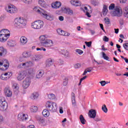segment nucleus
Wrapping results in <instances>:
<instances>
[{
    "label": "nucleus",
    "instance_id": "28",
    "mask_svg": "<svg viewBox=\"0 0 128 128\" xmlns=\"http://www.w3.org/2000/svg\"><path fill=\"white\" fill-rule=\"evenodd\" d=\"M22 56L24 58H28L32 56V53L28 52H24Z\"/></svg>",
    "mask_w": 128,
    "mask_h": 128
},
{
    "label": "nucleus",
    "instance_id": "9",
    "mask_svg": "<svg viewBox=\"0 0 128 128\" xmlns=\"http://www.w3.org/2000/svg\"><path fill=\"white\" fill-rule=\"evenodd\" d=\"M28 76V72L26 70H22L18 72V76H17V80L19 82Z\"/></svg>",
    "mask_w": 128,
    "mask_h": 128
},
{
    "label": "nucleus",
    "instance_id": "25",
    "mask_svg": "<svg viewBox=\"0 0 128 128\" xmlns=\"http://www.w3.org/2000/svg\"><path fill=\"white\" fill-rule=\"evenodd\" d=\"M40 94H38V92H34L32 94H31V96H30V100H34L38 98Z\"/></svg>",
    "mask_w": 128,
    "mask_h": 128
},
{
    "label": "nucleus",
    "instance_id": "53",
    "mask_svg": "<svg viewBox=\"0 0 128 128\" xmlns=\"http://www.w3.org/2000/svg\"><path fill=\"white\" fill-rule=\"evenodd\" d=\"M88 78L87 76H84L83 78L80 79V82L78 84L79 86H80V84H82V82L84 80H86V78Z\"/></svg>",
    "mask_w": 128,
    "mask_h": 128
},
{
    "label": "nucleus",
    "instance_id": "4",
    "mask_svg": "<svg viewBox=\"0 0 128 128\" xmlns=\"http://www.w3.org/2000/svg\"><path fill=\"white\" fill-rule=\"evenodd\" d=\"M46 107L50 112H56L58 110V104L54 102L48 101L46 102Z\"/></svg>",
    "mask_w": 128,
    "mask_h": 128
},
{
    "label": "nucleus",
    "instance_id": "59",
    "mask_svg": "<svg viewBox=\"0 0 128 128\" xmlns=\"http://www.w3.org/2000/svg\"><path fill=\"white\" fill-rule=\"evenodd\" d=\"M94 120H96V122H102V119L100 118L96 117L95 118Z\"/></svg>",
    "mask_w": 128,
    "mask_h": 128
},
{
    "label": "nucleus",
    "instance_id": "34",
    "mask_svg": "<svg viewBox=\"0 0 128 128\" xmlns=\"http://www.w3.org/2000/svg\"><path fill=\"white\" fill-rule=\"evenodd\" d=\"M42 114L45 118H48L50 116V111L48 109L44 110Z\"/></svg>",
    "mask_w": 128,
    "mask_h": 128
},
{
    "label": "nucleus",
    "instance_id": "10",
    "mask_svg": "<svg viewBox=\"0 0 128 128\" xmlns=\"http://www.w3.org/2000/svg\"><path fill=\"white\" fill-rule=\"evenodd\" d=\"M31 82L32 80H30V78H26L22 82V86L23 88H28L30 86Z\"/></svg>",
    "mask_w": 128,
    "mask_h": 128
},
{
    "label": "nucleus",
    "instance_id": "41",
    "mask_svg": "<svg viewBox=\"0 0 128 128\" xmlns=\"http://www.w3.org/2000/svg\"><path fill=\"white\" fill-rule=\"evenodd\" d=\"M66 10L67 12V14H68L69 16H74V11L68 8L66 9Z\"/></svg>",
    "mask_w": 128,
    "mask_h": 128
},
{
    "label": "nucleus",
    "instance_id": "29",
    "mask_svg": "<svg viewBox=\"0 0 128 128\" xmlns=\"http://www.w3.org/2000/svg\"><path fill=\"white\" fill-rule=\"evenodd\" d=\"M36 21L37 22L38 30L42 28H44V22L40 20H37Z\"/></svg>",
    "mask_w": 128,
    "mask_h": 128
},
{
    "label": "nucleus",
    "instance_id": "50",
    "mask_svg": "<svg viewBox=\"0 0 128 128\" xmlns=\"http://www.w3.org/2000/svg\"><path fill=\"white\" fill-rule=\"evenodd\" d=\"M104 22L106 24H110V20L108 18H104Z\"/></svg>",
    "mask_w": 128,
    "mask_h": 128
},
{
    "label": "nucleus",
    "instance_id": "12",
    "mask_svg": "<svg viewBox=\"0 0 128 128\" xmlns=\"http://www.w3.org/2000/svg\"><path fill=\"white\" fill-rule=\"evenodd\" d=\"M41 16H43L44 18H46L48 20H54V16L51 14H48V12L46 11H42L41 13Z\"/></svg>",
    "mask_w": 128,
    "mask_h": 128
},
{
    "label": "nucleus",
    "instance_id": "47",
    "mask_svg": "<svg viewBox=\"0 0 128 128\" xmlns=\"http://www.w3.org/2000/svg\"><path fill=\"white\" fill-rule=\"evenodd\" d=\"M75 52H76V54H80V56H82V54H84V51L80 49H76Z\"/></svg>",
    "mask_w": 128,
    "mask_h": 128
},
{
    "label": "nucleus",
    "instance_id": "26",
    "mask_svg": "<svg viewBox=\"0 0 128 128\" xmlns=\"http://www.w3.org/2000/svg\"><path fill=\"white\" fill-rule=\"evenodd\" d=\"M38 4L39 6L45 8L48 6V4L46 3V1H44V0H38Z\"/></svg>",
    "mask_w": 128,
    "mask_h": 128
},
{
    "label": "nucleus",
    "instance_id": "36",
    "mask_svg": "<svg viewBox=\"0 0 128 128\" xmlns=\"http://www.w3.org/2000/svg\"><path fill=\"white\" fill-rule=\"evenodd\" d=\"M108 6L106 5H104L103 9H102V14L104 16H106V14H108Z\"/></svg>",
    "mask_w": 128,
    "mask_h": 128
},
{
    "label": "nucleus",
    "instance_id": "57",
    "mask_svg": "<svg viewBox=\"0 0 128 128\" xmlns=\"http://www.w3.org/2000/svg\"><path fill=\"white\" fill-rule=\"evenodd\" d=\"M104 42H108V38H107L106 36H104L103 38Z\"/></svg>",
    "mask_w": 128,
    "mask_h": 128
},
{
    "label": "nucleus",
    "instance_id": "42",
    "mask_svg": "<svg viewBox=\"0 0 128 128\" xmlns=\"http://www.w3.org/2000/svg\"><path fill=\"white\" fill-rule=\"evenodd\" d=\"M68 84V78H65L63 80L62 84L64 86H66Z\"/></svg>",
    "mask_w": 128,
    "mask_h": 128
},
{
    "label": "nucleus",
    "instance_id": "38",
    "mask_svg": "<svg viewBox=\"0 0 128 128\" xmlns=\"http://www.w3.org/2000/svg\"><path fill=\"white\" fill-rule=\"evenodd\" d=\"M20 2L26 4H30L32 2V0H20Z\"/></svg>",
    "mask_w": 128,
    "mask_h": 128
},
{
    "label": "nucleus",
    "instance_id": "30",
    "mask_svg": "<svg viewBox=\"0 0 128 128\" xmlns=\"http://www.w3.org/2000/svg\"><path fill=\"white\" fill-rule=\"evenodd\" d=\"M6 50L4 48V47H0V56H6Z\"/></svg>",
    "mask_w": 128,
    "mask_h": 128
},
{
    "label": "nucleus",
    "instance_id": "3",
    "mask_svg": "<svg viewBox=\"0 0 128 128\" xmlns=\"http://www.w3.org/2000/svg\"><path fill=\"white\" fill-rule=\"evenodd\" d=\"M10 36V32L8 29H2L0 30V42H6Z\"/></svg>",
    "mask_w": 128,
    "mask_h": 128
},
{
    "label": "nucleus",
    "instance_id": "52",
    "mask_svg": "<svg viewBox=\"0 0 128 128\" xmlns=\"http://www.w3.org/2000/svg\"><path fill=\"white\" fill-rule=\"evenodd\" d=\"M36 50H43L44 52H46V48L42 47L40 48H36Z\"/></svg>",
    "mask_w": 128,
    "mask_h": 128
},
{
    "label": "nucleus",
    "instance_id": "16",
    "mask_svg": "<svg viewBox=\"0 0 128 128\" xmlns=\"http://www.w3.org/2000/svg\"><path fill=\"white\" fill-rule=\"evenodd\" d=\"M28 114H24V113H20L18 114V120L20 121L26 120H28Z\"/></svg>",
    "mask_w": 128,
    "mask_h": 128
},
{
    "label": "nucleus",
    "instance_id": "48",
    "mask_svg": "<svg viewBox=\"0 0 128 128\" xmlns=\"http://www.w3.org/2000/svg\"><path fill=\"white\" fill-rule=\"evenodd\" d=\"M92 72L91 68H88L84 71V72L83 73L82 76H86V74L88 72Z\"/></svg>",
    "mask_w": 128,
    "mask_h": 128
},
{
    "label": "nucleus",
    "instance_id": "20",
    "mask_svg": "<svg viewBox=\"0 0 128 128\" xmlns=\"http://www.w3.org/2000/svg\"><path fill=\"white\" fill-rule=\"evenodd\" d=\"M88 114L91 118H94L96 116V111L94 109H92L90 110Z\"/></svg>",
    "mask_w": 128,
    "mask_h": 128
},
{
    "label": "nucleus",
    "instance_id": "33",
    "mask_svg": "<svg viewBox=\"0 0 128 128\" xmlns=\"http://www.w3.org/2000/svg\"><path fill=\"white\" fill-rule=\"evenodd\" d=\"M44 70H38L36 75V78H42V76H44Z\"/></svg>",
    "mask_w": 128,
    "mask_h": 128
},
{
    "label": "nucleus",
    "instance_id": "24",
    "mask_svg": "<svg viewBox=\"0 0 128 128\" xmlns=\"http://www.w3.org/2000/svg\"><path fill=\"white\" fill-rule=\"evenodd\" d=\"M33 10L34 12H38V14H40V16H42V12H44V10H42L38 6H36L34 7L33 8Z\"/></svg>",
    "mask_w": 128,
    "mask_h": 128
},
{
    "label": "nucleus",
    "instance_id": "1",
    "mask_svg": "<svg viewBox=\"0 0 128 128\" xmlns=\"http://www.w3.org/2000/svg\"><path fill=\"white\" fill-rule=\"evenodd\" d=\"M42 58V55L34 54L31 58L32 61L28 60L24 63H22L18 65V68H26L34 66V62H40Z\"/></svg>",
    "mask_w": 128,
    "mask_h": 128
},
{
    "label": "nucleus",
    "instance_id": "37",
    "mask_svg": "<svg viewBox=\"0 0 128 128\" xmlns=\"http://www.w3.org/2000/svg\"><path fill=\"white\" fill-rule=\"evenodd\" d=\"M38 108L36 106H33L30 108V110L32 112H38Z\"/></svg>",
    "mask_w": 128,
    "mask_h": 128
},
{
    "label": "nucleus",
    "instance_id": "21",
    "mask_svg": "<svg viewBox=\"0 0 128 128\" xmlns=\"http://www.w3.org/2000/svg\"><path fill=\"white\" fill-rule=\"evenodd\" d=\"M70 3L74 6H80L82 5V2L78 0H70Z\"/></svg>",
    "mask_w": 128,
    "mask_h": 128
},
{
    "label": "nucleus",
    "instance_id": "2",
    "mask_svg": "<svg viewBox=\"0 0 128 128\" xmlns=\"http://www.w3.org/2000/svg\"><path fill=\"white\" fill-rule=\"evenodd\" d=\"M14 26L18 28H26V19L24 17H18L14 19Z\"/></svg>",
    "mask_w": 128,
    "mask_h": 128
},
{
    "label": "nucleus",
    "instance_id": "43",
    "mask_svg": "<svg viewBox=\"0 0 128 128\" xmlns=\"http://www.w3.org/2000/svg\"><path fill=\"white\" fill-rule=\"evenodd\" d=\"M25 72H26L28 76H30V74H34V70L32 68L28 69L25 70Z\"/></svg>",
    "mask_w": 128,
    "mask_h": 128
},
{
    "label": "nucleus",
    "instance_id": "62",
    "mask_svg": "<svg viewBox=\"0 0 128 128\" xmlns=\"http://www.w3.org/2000/svg\"><path fill=\"white\" fill-rule=\"evenodd\" d=\"M100 26L102 30H103V32H104V25L102 24H100Z\"/></svg>",
    "mask_w": 128,
    "mask_h": 128
},
{
    "label": "nucleus",
    "instance_id": "23",
    "mask_svg": "<svg viewBox=\"0 0 128 128\" xmlns=\"http://www.w3.org/2000/svg\"><path fill=\"white\" fill-rule=\"evenodd\" d=\"M7 44L10 48H14L16 46V41L14 40H9L7 42Z\"/></svg>",
    "mask_w": 128,
    "mask_h": 128
},
{
    "label": "nucleus",
    "instance_id": "35",
    "mask_svg": "<svg viewBox=\"0 0 128 128\" xmlns=\"http://www.w3.org/2000/svg\"><path fill=\"white\" fill-rule=\"evenodd\" d=\"M31 28L34 30H38V23L36 21L33 22L31 24Z\"/></svg>",
    "mask_w": 128,
    "mask_h": 128
},
{
    "label": "nucleus",
    "instance_id": "7",
    "mask_svg": "<svg viewBox=\"0 0 128 128\" xmlns=\"http://www.w3.org/2000/svg\"><path fill=\"white\" fill-rule=\"evenodd\" d=\"M8 109V102L4 97L0 98V110H6Z\"/></svg>",
    "mask_w": 128,
    "mask_h": 128
},
{
    "label": "nucleus",
    "instance_id": "40",
    "mask_svg": "<svg viewBox=\"0 0 128 128\" xmlns=\"http://www.w3.org/2000/svg\"><path fill=\"white\" fill-rule=\"evenodd\" d=\"M80 122H81V124H85L86 120H84V116L82 115H80Z\"/></svg>",
    "mask_w": 128,
    "mask_h": 128
},
{
    "label": "nucleus",
    "instance_id": "32",
    "mask_svg": "<svg viewBox=\"0 0 128 128\" xmlns=\"http://www.w3.org/2000/svg\"><path fill=\"white\" fill-rule=\"evenodd\" d=\"M12 88L14 92H18L20 88V86H18V84L13 82H12Z\"/></svg>",
    "mask_w": 128,
    "mask_h": 128
},
{
    "label": "nucleus",
    "instance_id": "13",
    "mask_svg": "<svg viewBox=\"0 0 128 128\" xmlns=\"http://www.w3.org/2000/svg\"><path fill=\"white\" fill-rule=\"evenodd\" d=\"M42 46L44 48H52L54 46V41L52 40L47 39L44 42H43Z\"/></svg>",
    "mask_w": 128,
    "mask_h": 128
},
{
    "label": "nucleus",
    "instance_id": "15",
    "mask_svg": "<svg viewBox=\"0 0 128 128\" xmlns=\"http://www.w3.org/2000/svg\"><path fill=\"white\" fill-rule=\"evenodd\" d=\"M51 6L52 8H54V10H58L62 6V2L59 1L53 2L51 4Z\"/></svg>",
    "mask_w": 128,
    "mask_h": 128
},
{
    "label": "nucleus",
    "instance_id": "49",
    "mask_svg": "<svg viewBox=\"0 0 128 128\" xmlns=\"http://www.w3.org/2000/svg\"><path fill=\"white\" fill-rule=\"evenodd\" d=\"M102 110H103V112L106 114L108 112V108H106V104H104L102 106Z\"/></svg>",
    "mask_w": 128,
    "mask_h": 128
},
{
    "label": "nucleus",
    "instance_id": "31",
    "mask_svg": "<svg viewBox=\"0 0 128 128\" xmlns=\"http://www.w3.org/2000/svg\"><path fill=\"white\" fill-rule=\"evenodd\" d=\"M62 54H64L66 58H70V53H68V51L67 50H62Z\"/></svg>",
    "mask_w": 128,
    "mask_h": 128
},
{
    "label": "nucleus",
    "instance_id": "51",
    "mask_svg": "<svg viewBox=\"0 0 128 128\" xmlns=\"http://www.w3.org/2000/svg\"><path fill=\"white\" fill-rule=\"evenodd\" d=\"M114 4H110V6H109L108 9L109 10H114Z\"/></svg>",
    "mask_w": 128,
    "mask_h": 128
},
{
    "label": "nucleus",
    "instance_id": "58",
    "mask_svg": "<svg viewBox=\"0 0 128 128\" xmlns=\"http://www.w3.org/2000/svg\"><path fill=\"white\" fill-rule=\"evenodd\" d=\"M85 44L88 48L92 46V42H85Z\"/></svg>",
    "mask_w": 128,
    "mask_h": 128
},
{
    "label": "nucleus",
    "instance_id": "14",
    "mask_svg": "<svg viewBox=\"0 0 128 128\" xmlns=\"http://www.w3.org/2000/svg\"><path fill=\"white\" fill-rule=\"evenodd\" d=\"M81 8H82L84 12H86V15L88 18H90L91 16L90 14H92V10H90V7L89 6H84Z\"/></svg>",
    "mask_w": 128,
    "mask_h": 128
},
{
    "label": "nucleus",
    "instance_id": "22",
    "mask_svg": "<svg viewBox=\"0 0 128 128\" xmlns=\"http://www.w3.org/2000/svg\"><path fill=\"white\" fill-rule=\"evenodd\" d=\"M56 32L58 34H60V36H70V33L66 32L61 29H58Z\"/></svg>",
    "mask_w": 128,
    "mask_h": 128
},
{
    "label": "nucleus",
    "instance_id": "54",
    "mask_svg": "<svg viewBox=\"0 0 128 128\" xmlns=\"http://www.w3.org/2000/svg\"><path fill=\"white\" fill-rule=\"evenodd\" d=\"M123 46L126 50H128V43L123 44Z\"/></svg>",
    "mask_w": 128,
    "mask_h": 128
},
{
    "label": "nucleus",
    "instance_id": "19",
    "mask_svg": "<svg viewBox=\"0 0 128 128\" xmlns=\"http://www.w3.org/2000/svg\"><path fill=\"white\" fill-rule=\"evenodd\" d=\"M20 46H26L28 44V38L24 36H22L20 38Z\"/></svg>",
    "mask_w": 128,
    "mask_h": 128
},
{
    "label": "nucleus",
    "instance_id": "44",
    "mask_svg": "<svg viewBox=\"0 0 128 128\" xmlns=\"http://www.w3.org/2000/svg\"><path fill=\"white\" fill-rule=\"evenodd\" d=\"M37 120L39 122L40 124H44V120L42 117L38 116L37 118Z\"/></svg>",
    "mask_w": 128,
    "mask_h": 128
},
{
    "label": "nucleus",
    "instance_id": "45",
    "mask_svg": "<svg viewBox=\"0 0 128 128\" xmlns=\"http://www.w3.org/2000/svg\"><path fill=\"white\" fill-rule=\"evenodd\" d=\"M102 58H104V60H110L108 56H106V54H104V52H102Z\"/></svg>",
    "mask_w": 128,
    "mask_h": 128
},
{
    "label": "nucleus",
    "instance_id": "39",
    "mask_svg": "<svg viewBox=\"0 0 128 128\" xmlns=\"http://www.w3.org/2000/svg\"><path fill=\"white\" fill-rule=\"evenodd\" d=\"M72 104L73 106H76V96H74V93H72Z\"/></svg>",
    "mask_w": 128,
    "mask_h": 128
},
{
    "label": "nucleus",
    "instance_id": "18",
    "mask_svg": "<svg viewBox=\"0 0 128 128\" xmlns=\"http://www.w3.org/2000/svg\"><path fill=\"white\" fill-rule=\"evenodd\" d=\"M4 92L6 96H8V98H10L12 96V92L8 88H5Z\"/></svg>",
    "mask_w": 128,
    "mask_h": 128
},
{
    "label": "nucleus",
    "instance_id": "61",
    "mask_svg": "<svg viewBox=\"0 0 128 128\" xmlns=\"http://www.w3.org/2000/svg\"><path fill=\"white\" fill-rule=\"evenodd\" d=\"M120 4H126V2H128V0H119Z\"/></svg>",
    "mask_w": 128,
    "mask_h": 128
},
{
    "label": "nucleus",
    "instance_id": "11",
    "mask_svg": "<svg viewBox=\"0 0 128 128\" xmlns=\"http://www.w3.org/2000/svg\"><path fill=\"white\" fill-rule=\"evenodd\" d=\"M12 76V72H8L5 74H1L0 78L2 80H8L9 78H10V76Z\"/></svg>",
    "mask_w": 128,
    "mask_h": 128
},
{
    "label": "nucleus",
    "instance_id": "56",
    "mask_svg": "<svg viewBox=\"0 0 128 128\" xmlns=\"http://www.w3.org/2000/svg\"><path fill=\"white\" fill-rule=\"evenodd\" d=\"M75 68H80V64H76L74 65Z\"/></svg>",
    "mask_w": 128,
    "mask_h": 128
},
{
    "label": "nucleus",
    "instance_id": "55",
    "mask_svg": "<svg viewBox=\"0 0 128 128\" xmlns=\"http://www.w3.org/2000/svg\"><path fill=\"white\" fill-rule=\"evenodd\" d=\"M100 84L102 86H106V81L104 80L101 81L100 82Z\"/></svg>",
    "mask_w": 128,
    "mask_h": 128
},
{
    "label": "nucleus",
    "instance_id": "6",
    "mask_svg": "<svg viewBox=\"0 0 128 128\" xmlns=\"http://www.w3.org/2000/svg\"><path fill=\"white\" fill-rule=\"evenodd\" d=\"M10 66V64L7 60L4 59L0 62V70H6Z\"/></svg>",
    "mask_w": 128,
    "mask_h": 128
},
{
    "label": "nucleus",
    "instance_id": "46",
    "mask_svg": "<svg viewBox=\"0 0 128 128\" xmlns=\"http://www.w3.org/2000/svg\"><path fill=\"white\" fill-rule=\"evenodd\" d=\"M48 98H50V100H55L56 95L54 94H50L48 95Z\"/></svg>",
    "mask_w": 128,
    "mask_h": 128
},
{
    "label": "nucleus",
    "instance_id": "8",
    "mask_svg": "<svg viewBox=\"0 0 128 128\" xmlns=\"http://www.w3.org/2000/svg\"><path fill=\"white\" fill-rule=\"evenodd\" d=\"M112 16H122V10L120 6H116L112 12Z\"/></svg>",
    "mask_w": 128,
    "mask_h": 128
},
{
    "label": "nucleus",
    "instance_id": "17",
    "mask_svg": "<svg viewBox=\"0 0 128 128\" xmlns=\"http://www.w3.org/2000/svg\"><path fill=\"white\" fill-rule=\"evenodd\" d=\"M48 36L46 34L41 35L39 36V40L42 46L44 42L48 40Z\"/></svg>",
    "mask_w": 128,
    "mask_h": 128
},
{
    "label": "nucleus",
    "instance_id": "60",
    "mask_svg": "<svg viewBox=\"0 0 128 128\" xmlns=\"http://www.w3.org/2000/svg\"><path fill=\"white\" fill-rule=\"evenodd\" d=\"M27 128H36V126L34 124H30L28 126Z\"/></svg>",
    "mask_w": 128,
    "mask_h": 128
},
{
    "label": "nucleus",
    "instance_id": "64",
    "mask_svg": "<svg viewBox=\"0 0 128 128\" xmlns=\"http://www.w3.org/2000/svg\"><path fill=\"white\" fill-rule=\"evenodd\" d=\"M124 16H125V18H128V12H124Z\"/></svg>",
    "mask_w": 128,
    "mask_h": 128
},
{
    "label": "nucleus",
    "instance_id": "5",
    "mask_svg": "<svg viewBox=\"0 0 128 128\" xmlns=\"http://www.w3.org/2000/svg\"><path fill=\"white\" fill-rule=\"evenodd\" d=\"M5 10L8 14H16L18 12V8L14 4H10L5 7Z\"/></svg>",
    "mask_w": 128,
    "mask_h": 128
},
{
    "label": "nucleus",
    "instance_id": "63",
    "mask_svg": "<svg viewBox=\"0 0 128 128\" xmlns=\"http://www.w3.org/2000/svg\"><path fill=\"white\" fill-rule=\"evenodd\" d=\"M19 62H24V57H20Z\"/></svg>",
    "mask_w": 128,
    "mask_h": 128
},
{
    "label": "nucleus",
    "instance_id": "27",
    "mask_svg": "<svg viewBox=\"0 0 128 128\" xmlns=\"http://www.w3.org/2000/svg\"><path fill=\"white\" fill-rule=\"evenodd\" d=\"M52 58H48L46 61V68H50L52 66L54 63L52 62Z\"/></svg>",
    "mask_w": 128,
    "mask_h": 128
}]
</instances>
